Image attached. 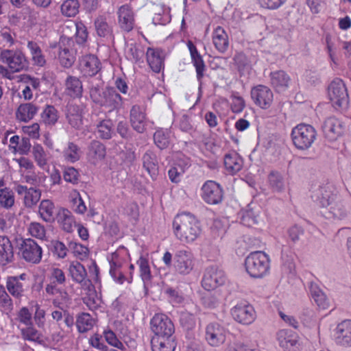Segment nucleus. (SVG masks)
I'll use <instances>...</instances> for the list:
<instances>
[{"instance_id":"f257e3e1","label":"nucleus","mask_w":351,"mask_h":351,"mask_svg":"<svg viewBox=\"0 0 351 351\" xmlns=\"http://www.w3.org/2000/svg\"><path fill=\"white\" fill-rule=\"evenodd\" d=\"M176 238L184 244H191L201 235L198 220L191 214L183 213L176 216L173 221Z\"/></svg>"},{"instance_id":"f03ea898","label":"nucleus","mask_w":351,"mask_h":351,"mask_svg":"<svg viewBox=\"0 0 351 351\" xmlns=\"http://www.w3.org/2000/svg\"><path fill=\"white\" fill-rule=\"evenodd\" d=\"M321 206L328 208V218L337 220L345 219L348 214L346 206L329 186L320 187L313 196Z\"/></svg>"},{"instance_id":"7ed1b4c3","label":"nucleus","mask_w":351,"mask_h":351,"mask_svg":"<svg viewBox=\"0 0 351 351\" xmlns=\"http://www.w3.org/2000/svg\"><path fill=\"white\" fill-rule=\"evenodd\" d=\"M49 283L45 287V291L47 295L55 297L53 304L59 307L68 304L71 300L68 293L58 287L64 285L66 280L64 271L53 266L49 270Z\"/></svg>"},{"instance_id":"20e7f679","label":"nucleus","mask_w":351,"mask_h":351,"mask_svg":"<svg viewBox=\"0 0 351 351\" xmlns=\"http://www.w3.org/2000/svg\"><path fill=\"white\" fill-rule=\"evenodd\" d=\"M247 273L253 278H262L269 274V256L262 251L251 252L245 260Z\"/></svg>"},{"instance_id":"39448f33","label":"nucleus","mask_w":351,"mask_h":351,"mask_svg":"<svg viewBox=\"0 0 351 351\" xmlns=\"http://www.w3.org/2000/svg\"><path fill=\"white\" fill-rule=\"evenodd\" d=\"M90 96L93 101L104 106L111 112L119 108L122 104V98L113 88L100 90L97 86L90 90Z\"/></svg>"},{"instance_id":"423d86ee","label":"nucleus","mask_w":351,"mask_h":351,"mask_svg":"<svg viewBox=\"0 0 351 351\" xmlns=\"http://www.w3.org/2000/svg\"><path fill=\"white\" fill-rule=\"evenodd\" d=\"M317 132L311 125L300 123L294 127L291 132V138L294 146L300 150L310 148L316 139Z\"/></svg>"},{"instance_id":"0eeeda50","label":"nucleus","mask_w":351,"mask_h":351,"mask_svg":"<svg viewBox=\"0 0 351 351\" xmlns=\"http://www.w3.org/2000/svg\"><path fill=\"white\" fill-rule=\"evenodd\" d=\"M233 319L242 325H250L256 319L254 307L247 300L237 302L230 309Z\"/></svg>"},{"instance_id":"6e6552de","label":"nucleus","mask_w":351,"mask_h":351,"mask_svg":"<svg viewBox=\"0 0 351 351\" xmlns=\"http://www.w3.org/2000/svg\"><path fill=\"white\" fill-rule=\"evenodd\" d=\"M328 93L332 105L336 109L346 108L349 103L348 90L343 82L336 78L331 82Z\"/></svg>"},{"instance_id":"1a4fd4ad","label":"nucleus","mask_w":351,"mask_h":351,"mask_svg":"<svg viewBox=\"0 0 351 351\" xmlns=\"http://www.w3.org/2000/svg\"><path fill=\"white\" fill-rule=\"evenodd\" d=\"M0 61L8 65L12 72L23 71L28 64L25 55L21 50L0 48Z\"/></svg>"},{"instance_id":"9d476101","label":"nucleus","mask_w":351,"mask_h":351,"mask_svg":"<svg viewBox=\"0 0 351 351\" xmlns=\"http://www.w3.org/2000/svg\"><path fill=\"white\" fill-rule=\"evenodd\" d=\"M22 258L27 262L38 264L41 261L43 249L36 241L32 239L22 240L19 246Z\"/></svg>"},{"instance_id":"9b49d317","label":"nucleus","mask_w":351,"mask_h":351,"mask_svg":"<svg viewBox=\"0 0 351 351\" xmlns=\"http://www.w3.org/2000/svg\"><path fill=\"white\" fill-rule=\"evenodd\" d=\"M58 48V60L60 64L65 67H71L75 60V55L72 49L73 41L68 37L62 36L58 45H51V48Z\"/></svg>"},{"instance_id":"f8f14e48","label":"nucleus","mask_w":351,"mask_h":351,"mask_svg":"<svg viewBox=\"0 0 351 351\" xmlns=\"http://www.w3.org/2000/svg\"><path fill=\"white\" fill-rule=\"evenodd\" d=\"M151 329L154 337H171L174 332V325L171 320L165 314H156L150 322Z\"/></svg>"},{"instance_id":"ddd939ff","label":"nucleus","mask_w":351,"mask_h":351,"mask_svg":"<svg viewBox=\"0 0 351 351\" xmlns=\"http://www.w3.org/2000/svg\"><path fill=\"white\" fill-rule=\"evenodd\" d=\"M195 265L194 256L190 251L178 250L174 256L173 267L176 271L180 275H188Z\"/></svg>"},{"instance_id":"4468645a","label":"nucleus","mask_w":351,"mask_h":351,"mask_svg":"<svg viewBox=\"0 0 351 351\" xmlns=\"http://www.w3.org/2000/svg\"><path fill=\"white\" fill-rule=\"evenodd\" d=\"M251 96L255 104L263 109H268L272 104L274 95L269 88L258 85L251 90Z\"/></svg>"},{"instance_id":"2eb2a0df","label":"nucleus","mask_w":351,"mask_h":351,"mask_svg":"<svg viewBox=\"0 0 351 351\" xmlns=\"http://www.w3.org/2000/svg\"><path fill=\"white\" fill-rule=\"evenodd\" d=\"M110 265V274L114 280L119 284L125 281L121 268L125 263V254L124 252L117 251L111 254L109 261Z\"/></svg>"},{"instance_id":"dca6fc26","label":"nucleus","mask_w":351,"mask_h":351,"mask_svg":"<svg viewBox=\"0 0 351 351\" xmlns=\"http://www.w3.org/2000/svg\"><path fill=\"white\" fill-rule=\"evenodd\" d=\"M85 107L83 105L69 104L66 106V118L69 124L75 129H80L83 125V117Z\"/></svg>"},{"instance_id":"f3484780","label":"nucleus","mask_w":351,"mask_h":351,"mask_svg":"<svg viewBox=\"0 0 351 351\" xmlns=\"http://www.w3.org/2000/svg\"><path fill=\"white\" fill-rule=\"evenodd\" d=\"M334 336L337 345L351 347V319H345L338 324Z\"/></svg>"},{"instance_id":"a211bd4d","label":"nucleus","mask_w":351,"mask_h":351,"mask_svg":"<svg viewBox=\"0 0 351 351\" xmlns=\"http://www.w3.org/2000/svg\"><path fill=\"white\" fill-rule=\"evenodd\" d=\"M15 191L19 195L23 196V204L25 207L32 208L39 202L41 197V191L33 187L27 188L22 184H16Z\"/></svg>"},{"instance_id":"6ab92c4d","label":"nucleus","mask_w":351,"mask_h":351,"mask_svg":"<svg viewBox=\"0 0 351 351\" xmlns=\"http://www.w3.org/2000/svg\"><path fill=\"white\" fill-rule=\"evenodd\" d=\"M322 130L325 137L329 141H333L343 134V125L338 119L330 117L324 122Z\"/></svg>"},{"instance_id":"aec40b11","label":"nucleus","mask_w":351,"mask_h":351,"mask_svg":"<svg viewBox=\"0 0 351 351\" xmlns=\"http://www.w3.org/2000/svg\"><path fill=\"white\" fill-rule=\"evenodd\" d=\"M101 69V62L94 55H86L80 59L79 69L84 76H93Z\"/></svg>"},{"instance_id":"412c9836","label":"nucleus","mask_w":351,"mask_h":351,"mask_svg":"<svg viewBox=\"0 0 351 351\" xmlns=\"http://www.w3.org/2000/svg\"><path fill=\"white\" fill-rule=\"evenodd\" d=\"M201 196L209 204H217L219 201V184L215 181L208 180L202 186Z\"/></svg>"},{"instance_id":"4be33fe9","label":"nucleus","mask_w":351,"mask_h":351,"mask_svg":"<svg viewBox=\"0 0 351 351\" xmlns=\"http://www.w3.org/2000/svg\"><path fill=\"white\" fill-rule=\"evenodd\" d=\"M69 272L72 280L80 284L82 287L90 285V281L87 278L86 270L80 263L77 261L71 263L69 267Z\"/></svg>"},{"instance_id":"5701e85b","label":"nucleus","mask_w":351,"mask_h":351,"mask_svg":"<svg viewBox=\"0 0 351 351\" xmlns=\"http://www.w3.org/2000/svg\"><path fill=\"white\" fill-rule=\"evenodd\" d=\"M130 115L133 129L139 133H143L145 130L146 125L145 108L137 105L133 106Z\"/></svg>"},{"instance_id":"b1692460","label":"nucleus","mask_w":351,"mask_h":351,"mask_svg":"<svg viewBox=\"0 0 351 351\" xmlns=\"http://www.w3.org/2000/svg\"><path fill=\"white\" fill-rule=\"evenodd\" d=\"M280 346L286 351H294L298 343V335L291 330L282 329L278 332Z\"/></svg>"},{"instance_id":"393cba45","label":"nucleus","mask_w":351,"mask_h":351,"mask_svg":"<svg viewBox=\"0 0 351 351\" xmlns=\"http://www.w3.org/2000/svg\"><path fill=\"white\" fill-rule=\"evenodd\" d=\"M147 61L155 73H159L164 68L163 51L159 49L149 47L146 52Z\"/></svg>"},{"instance_id":"a878e982","label":"nucleus","mask_w":351,"mask_h":351,"mask_svg":"<svg viewBox=\"0 0 351 351\" xmlns=\"http://www.w3.org/2000/svg\"><path fill=\"white\" fill-rule=\"evenodd\" d=\"M223 166L226 173L234 175L241 169L243 161L237 153L232 152L224 156Z\"/></svg>"},{"instance_id":"bb28decb","label":"nucleus","mask_w":351,"mask_h":351,"mask_svg":"<svg viewBox=\"0 0 351 351\" xmlns=\"http://www.w3.org/2000/svg\"><path fill=\"white\" fill-rule=\"evenodd\" d=\"M38 108L32 103L21 104L16 110V118L21 122H28L38 112Z\"/></svg>"},{"instance_id":"cd10ccee","label":"nucleus","mask_w":351,"mask_h":351,"mask_svg":"<svg viewBox=\"0 0 351 351\" xmlns=\"http://www.w3.org/2000/svg\"><path fill=\"white\" fill-rule=\"evenodd\" d=\"M38 216L47 223H52L55 220L56 206L50 199H43L38 206Z\"/></svg>"},{"instance_id":"c85d7f7f","label":"nucleus","mask_w":351,"mask_h":351,"mask_svg":"<svg viewBox=\"0 0 351 351\" xmlns=\"http://www.w3.org/2000/svg\"><path fill=\"white\" fill-rule=\"evenodd\" d=\"M186 45L190 52L192 63L196 69L197 77L200 79L204 75L205 67L202 57L192 41L189 40Z\"/></svg>"},{"instance_id":"c756f323","label":"nucleus","mask_w":351,"mask_h":351,"mask_svg":"<svg viewBox=\"0 0 351 351\" xmlns=\"http://www.w3.org/2000/svg\"><path fill=\"white\" fill-rule=\"evenodd\" d=\"M271 84L278 92L287 88L290 81L289 76L283 71H277L270 73Z\"/></svg>"},{"instance_id":"7c9ffc66","label":"nucleus","mask_w":351,"mask_h":351,"mask_svg":"<svg viewBox=\"0 0 351 351\" xmlns=\"http://www.w3.org/2000/svg\"><path fill=\"white\" fill-rule=\"evenodd\" d=\"M14 256L13 247L10 239L0 236V264L5 265L12 261Z\"/></svg>"},{"instance_id":"2f4dec72","label":"nucleus","mask_w":351,"mask_h":351,"mask_svg":"<svg viewBox=\"0 0 351 351\" xmlns=\"http://www.w3.org/2000/svg\"><path fill=\"white\" fill-rule=\"evenodd\" d=\"M152 348L153 351H174L176 343L171 337H154Z\"/></svg>"},{"instance_id":"473e14b6","label":"nucleus","mask_w":351,"mask_h":351,"mask_svg":"<svg viewBox=\"0 0 351 351\" xmlns=\"http://www.w3.org/2000/svg\"><path fill=\"white\" fill-rule=\"evenodd\" d=\"M82 83L79 78L73 76L67 77L65 82V93L71 97H80L82 95Z\"/></svg>"},{"instance_id":"72a5a7b5","label":"nucleus","mask_w":351,"mask_h":351,"mask_svg":"<svg viewBox=\"0 0 351 351\" xmlns=\"http://www.w3.org/2000/svg\"><path fill=\"white\" fill-rule=\"evenodd\" d=\"M56 219L60 226L66 232H71L73 230V226L75 220L71 213L65 208L60 209L56 215Z\"/></svg>"},{"instance_id":"f704fd0d","label":"nucleus","mask_w":351,"mask_h":351,"mask_svg":"<svg viewBox=\"0 0 351 351\" xmlns=\"http://www.w3.org/2000/svg\"><path fill=\"white\" fill-rule=\"evenodd\" d=\"M309 290L312 298L319 308L326 309L329 306L326 295L316 283L310 282Z\"/></svg>"},{"instance_id":"c9c22d12","label":"nucleus","mask_w":351,"mask_h":351,"mask_svg":"<svg viewBox=\"0 0 351 351\" xmlns=\"http://www.w3.org/2000/svg\"><path fill=\"white\" fill-rule=\"evenodd\" d=\"M269 188L272 191L282 193L285 189V180L283 176L278 171H271L267 178Z\"/></svg>"},{"instance_id":"e433bc0d","label":"nucleus","mask_w":351,"mask_h":351,"mask_svg":"<svg viewBox=\"0 0 351 351\" xmlns=\"http://www.w3.org/2000/svg\"><path fill=\"white\" fill-rule=\"evenodd\" d=\"M27 47L29 50L33 64L38 66H43L46 64V59L39 45L36 43L29 40L27 42Z\"/></svg>"},{"instance_id":"4c0bfd02","label":"nucleus","mask_w":351,"mask_h":351,"mask_svg":"<svg viewBox=\"0 0 351 351\" xmlns=\"http://www.w3.org/2000/svg\"><path fill=\"white\" fill-rule=\"evenodd\" d=\"M106 156V149L103 144L99 141H93L88 147V156L89 160L95 163L102 160Z\"/></svg>"},{"instance_id":"58836bf2","label":"nucleus","mask_w":351,"mask_h":351,"mask_svg":"<svg viewBox=\"0 0 351 351\" xmlns=\"http://www.w3.org/2000/svg\"><path fill=\"white\" fill-rule=\"evenodd\" d=\"M15 204L14 193L9 187L0 189V207L5 210L11 209Z\"/></svg>"},{"instance_id":"ea45409f","label":"nucleus","mask_w":351,"mask_h":351,"mask_svg":"<svg viewBox=\"0 0 351 351\" xmlns=\"http://www.w3.org/2000/svg\"><path fill=\"white\" fill-rule=\"evenodd\" d=\"M219 275L217 271L208 269L202 279V287L207 291L216 289L219 287Z\"/></svg>"},{"instance_id":"a19ab883","label":"nucleus","mask_w":351,"mask_h":351,"mask_svg":"<svg viewBox=\"0 0 351 351\" xmlns=\"http://www.w3.org/2000/svg\"><path fill=\"white\" fill-rule=\"evenodd\" d=\"M6 288L9 293L16 298H20L24 291L23 285L19 281L18 277L9 276L6 281Z\"/></svg>"},{"instance_id":"79ce46f5","label":"nucleus","mask_w":351,"mask_h":351,"mask_svg":"<svg viewBox=\"0 0 351 351\" xmlns=\"http://www.w3.org/2000/svg\"><path fill=\"white\" fill-rule=\"evenodd\" d=\"M95 324V320L90 314L82 313L78 315L76 321L77 330L81 332H86L91 330Z\"/></svg>"},{"instance_id":"37998d69","label":"nucleus","mask_w":351,"mask_h":351,"mask_svg":"<svg viewBox=\"0 0 351 351\" xmlns=\"http://www.w3.org/2000/svg\"><path fill=\"white\" fill-rule=\"evenodd\" d=\"M81 152L78 146L73 143H69L63 151V157L66 162L73 163L80 160Z\"/></svg>"},{"instance_id":"c03bdc74","label":"nucleus","mask_w":351,"mask_h":351,"mask_svg":"<svg viewBox=\"0 0 351 351\" xmlns=\"http://www.w3.org/2000/svg\"><path fill=\"white\" fill-rule=\"evenodd\" d=\"M28 234L37 239L47 240L46 228L44 225L39 222H31L27 226Z\"/></svg>"},{"instance_id":"a18cd8bd","label":"nucleus","mask_w":351,"mask_h":351,"mask_svg":"<svg viewBox=\"0 0 351 351\" xmlns=\"http://www.w3.org/2000/svg\"><path fill=\"white\" fill-rule=\"evenodd\" d=\"M22 176L27 183L35 186L43 185L46 180V176L44 173L40 172L36 173L34 170L23 172Z\"/></svg>"},{"instance_id":"49530a36","label":"nucleus","mask_w":351,"mask_h":351,"mask_svg":"<svg viewBox=\"0 0 351 351\" xmlns=\"http://www.w3.org/2000/svg\"><path fill=\"white\" fill-rule=\"evenodd\" d=\"M12 309V300L7 293L4 287L0 285V311L3 313L9 314Z\"/></svg>"},{"instance_id":"de8ad7c7","label":"nucleus","mask_w":351,"mask_h":351,"mask_svg":"<svg viewBox=\"0 0 351 351\" xmlns=\"http://www.w3.org/2000/svg\"><path fill=\"white\" fill-rule=\"evenodd\" d=\"M32 154L38 166L44 169L47 164V156L44 148L39 144L34 145Z\"/></svg>"},{"instance_id":"09e8293b","label":"nucleus","mask_w":351,"mask_h":351,"mask_svg":"<svg viewBox=\"0 0 351 351\" xmlns=\"http://www.w3.org/2000/svg\"><path fill=\"white\" fill-rule=\"evenodd\" d=\"M219 325L217 323L210 324L206 327V339L212 346H217L219 343L218 334Z\"/></svg>"},{"instance_id":"8fccbe9b","label":"nucleus","mask_w":351,"mask_h":351,"mask_svg":"<svg viewBox=\"0 0 351 351\" xmlns=\"http://www.w3.org/2000/svg\"><path fill=\"white\" fill-rule=\"evenodd\" d=\"M143 167L146 169L149 174H155L157 170V160L155 154L147 151L143 156Z\"/></svg>"},{"instance_id":"3c124183","label":"nucleus","mask_w":351,"mask_h":351,"mask_svg":"<svg viewBox=\"0 0 351 351\" xmlns=\"http://www.w3.org/2000/svg\"><path fill=\"white\" fill-rule=\"evenodd\" d=\"M78 11L79 3L77 0H66L61 5L62 14L68 17L75 16Z\"/></svg>"},{"instance_id":"603ef678","label":"nucleus","mask_w":351,"mask_h":351,"mask_svg":"<svg viewBox=\"0 0 351 351\" xmlns=\"http://www.w3.org/2000/svg\"><path fill=\"white\" fill-rule=\"evenodd\" d=\"M69 248L78 259L84 260L88 257L89 250L88 247L84 245L75 241H71L69 244Z\"/></svg>"},{"instance_id":"864d4df0","label":"nucleus","mask_w":351,"mask_h":351,"mask_svg":"<svg viewBox=\"0 0 351 351\" xmlns=\"http://www.w3.org/2000/svg\"><path fill=\"white\" fill-rule=\"evenodd\" d=\"M112 123L110 120H103L97 125L98 136L104 139H109L112 136Z\"/></svg>"},{"instance_id":"5fc2aeb1","label":"nucleus","mask_w":351,"mask_h":351,"mask_svg":"<svg viewBox=\"0 0 351 351\" xmlns=\"http://www.w3.org/2000/svg\"><path fill=\"white\" fill-rule=\"evenodd\" d=\"M41 119L45 124H54L58 121L57 110L53 106H47L41 114Z\"/></svg>"},{"instance_id":"6e6d98bb","label":"nucleus","mask_w":351,"mask_h":351,"mask_svg":"<svg viewBox=\"0 0 351 351\" xmlns=\"http://www.w3.org/2000/svg\"><path fill=\"white\" fill-rule=\"evenodd\" d=\"M102 335L104 336L106 341L111 346L121 350L125 348L123 343L119 340L116 334L112 330H104Z\"/></svg>"},{"instance_id":"4d7b16f0","label":"nucleus","mask_w":351,"mask_h":351,"mask_svg":"<svg viewBox=\"0 0 351 351\" xmlns=\"http://www.w3.org/2000/svg\"><path fill=\"white\" fill-rule=\"evenodd\" d=\"M80 173L73 167H67L64 169L63 178L69 183L77 184L79 181Z\"/></svg>"},{"instance_id":"13d9d810","label":"nucleus","mask_w":351,"mask_h":351,"mask_svg":"<svg viewBox=\"0 0 351 351\" xmlns=\"http://www.w3.org/2000/svg\"><path fill=\"white\" fill-rule=\"evenodd\" d=\"M140 269V276L143 282H148L151 280L152 275L150 267L148 261L143 257H141L138 261Z\"/></svg>"},{"instance_id":"bf43d9fd","label":"nucleus","mask_w":351,"mask_h":351,"mask_svg":"<svg viewBox=\"0 0 351 351\" xmlns=\"http://www.w3.org/2000/svg\"><path fill=\"white\" fill-rule=\"evenodd\" d=\"M186 169H187V162H185L184 166L182 168H180V169L176 165L172 167L168 171V175L170 180L172 182L178 183L180 181L181 177L186 171Z\"/></svg>"},{"instance_id":"052dcab7","label":"nucleus","mask_w":351,"mask_h":351,"mask_svg":"<svg viewBox=\"0 0 351 351\" xmlns=\"http://www.w3.org/2000/svg\"><path fill=\"white\" fill-rule=\"evenodd\" d=\"M75 28L76 42L78 44H84L88 38V32L84 23H73Z\"/></svg>"},{"instance_id":"680f3d73","label":"nucleus","mask_w":351,"mask_h":351,"mask_svg":"<svg viewBox=\"0 0 351 351\" xmlns=\"http://www.w3.org/2000/svg\"><path fill=\"white\" fill-rule=\"evenodd\" d=\"M88 343L99 351H108V346L102 341V335L95 333L88 339Z\"/></svg>"},{"instance_id":"e2e57ef3","label":"nucleus","mask_w":351,"mask_h":351,"mask_svg":"<svg viewBox=\"0 0 351 351\" xmlns=\"http://www.w3.org/2000/svg\"><path fill=\"white\" fill-rule=\"evenodd\" d=\"M155 144L160 149H165L167 147L169 144V138L162 130H157L154 135Z\"/></svg>"},{"instance_id":"0e129e2a","label":"nucleus","mask_w":351,"mask_h":351,"mask_svg":"<svg viewBox=\"0 0 351 351\" xmlns=\"http://www.w3.org/2000/svg\"><path fill=\"white\" fill-rule=\"evenodd\" d=\"M119 22H132L134 14L132 9L128 5H122L118 12Z\"/></svg>"},{"instance_id":"69168bd1","label":"nucleus","mask_w":351,"mask_h":351,"mask_svg":"<svg viewBox=\"0 0 351 351\" xmlns=\"http://www.w3.org/2000/svg\"><path fill=\"white\" fill-rule=\"evenodd\" d=\"M21 334L23 339L29 341H36L40 338L38 330L31 324L26 328L21 329Z\"/></svg>"},{"instance_id":"338daca9","label":"nucleus","mask_w":351,"mask_h":351,"mask_svg":"<svg viewBox=\"0 0 351 351\" xmlns=\"http://www.w3.org/2000/svg\"><path fill=\"white\" fill-rule=\"evenodd\" d=\"M14 160L19 165V172L21 176L23 172H27L35 169L33 162L29 158L21 157L19 158L14 159Z\"/></svg>"},{"instance_id":"774afa93","label":"nucleus","mask_w":351,"mask_h":351,"mask_svg":"<svg viewBox=\"0 0 351 351\" xmlns=\"http://www.w3.org/2000/svg\"><path fill=\"white\" fill-rule=\"evenodd\" d=\"M34 308L35 313L34 318L35 322L39 328H43L45 323V311L40 308V306L38 303L35 304Z\"/></svg>"}]
</instances>
